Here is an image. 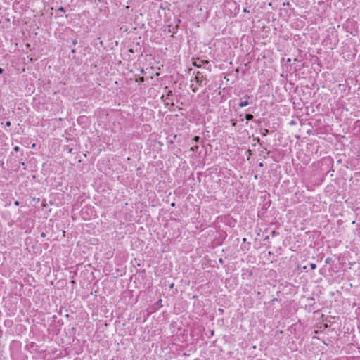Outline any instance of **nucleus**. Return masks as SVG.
<instances>
[{
  "mask_svg": "<svg viewBox=\"0 0 360 360\" xmlns=\"http://www.w3.org/2000/svg\"><path fill=\"white\" fill-rule=\"evenodd\" d=\"M243 98L245 99V101H242L239 103L238 104V106L240 108H243L245 106H247L248 105H249L250 103H251V102H249L248 101V99L250 98V96L248 95V94H245L243 97Z\"/></svg>",
  "mask_w": 360,
  "mask_h": 360,
  "instance_id": "nucleus-1",
  "label": "nucleus"
},
{
  "mask_svg": "<svg viewBox=\"0 0 360 360\" xmlns=\"http://www.w3.org/2000/svg\"><path fill=\"white\" fill-rule=\"evenodd\" d=\"M200 74V72H198V75L195 76V80H196V82L200 85V86H202V78L203 77L202 76L201 78H200L198 77V75Z\"/></svg>",
  "mask_w": 360,
  "mask_h": 360,
  "instance_id": "nucleus-2",
  "label": "nucleus"
},
{
  "mask_svg": "<svg viewBox=\"0 0 360 360\" xmlns=\"http://www.w3.org/2000/svg\"><path fill=\"white\" fill-rule=\"evenodd\" d=\"M209 62L207 60H201L200 63H198L197 61H194L193 63V65L195 66V67H198V68H200L201 67V63H206L207 64Z\"/></svg>",
  "mask_w": 360,
  "mask_h": 360,
  "instance_id": "nucleus-3",
  "label": "nucleus"
},
{
  "mask_svg": "<svg viewBox=\"0 0 360 360\" xmlns=\"http://www.w3.org/2000/svg\"><path fill=\"white\" fill-rule=\"evenodd\" d=\"M253 115L252 114H246L245 115V119L247 120H252L253 119Z\"/></svg>",
  "mask_w": 360,
  "mask_h": 360,
  "instance_id": "nucleus-4",
  "label": "nucleus"
},
{
  "mask_svg": "<svg viewBox=\"0 0 360 360\" xmlns=\"http://www.w3.org/2000/svg\"><path fill=\"white\" fill-rule=\"evenodd\" d=\"M269 133V129H264V130H263V131L262 132V135L263 136H266Z\"/></svg>",
  "mask_w": 360,
  "mask_h": 360,
  "instance_id": "nucleus-5",
  "label": "nucleus"
},
{
  "mask_svg": "<svg viewBox=\"0 0 360 360\" xmlns=\"http://www.w3.org/2000/svg\"><path fill=\"white\" fill-rule=\"evenodd\" d=\"M199 140H200V137L198 136H194V138L193 139V141L195 142H198Z\"/></svg>",
  "mask_w": 360,
  "mask_h": 360,
  "instance_id": "nucleus-6",
  "label": "nucleus"
},
{
  "mask_svg": "<svg viewBox=\"0 0 360 360\" xmlns=\"http://www.w3.org/2000/svg\"><path fill=\"white\" fill-rule=\"evenodd\" d=\"M310 267L311 269H315L316 268V265L315 264L311 263L310 264Z\"/></svg>",
  "mask_w": 360,
  "mask_h": 360,
  "instance_id": "nucleus-7",
  "label": "nucleus"
},
{
  "mask_svg": "<svg viewBox=\"0 0 360 360\" xmlns=\"http://www.w3.org/2000/svg\"><path fill=\"white\" fill-rule=\"evenodd\" d=\"M198 149V146H193V147H192V148H191V150H192L193 151H195V150H197Z\"/></svg>",
  "mask_w": 360,
  "mask_h": 360,
  "instance_id": "nucleus-8",
  "label": "nucleus"
},
{
  "mask_svg": "<svg viewBox=\"0 0 360 360\" xmlns=\"http://www.w3.org/2000/svg\"><path fill=\"white\" fill-rule=\"evenodd\" d=\"M172 91L171 90H168L167 91V96H172ZM168 98V97H167V99Z\"/></svg>",
  "mask_w": 360,
  "mask_h": 360,
  "instance_id": "nucleus-9",
  "label": "nucleus"
},
{
  "mask_svg": "<svg viewBox=\"0 0 360 360\" xmlns=\"http://www.w3.org/2000/svg\"><path fill=\"white\" fill-rule=\"evenodd\" d=\"M254 141H257V143H259V144H262V143H261V141H260L259 138H255V139H254Z\"/></svg>",
  "mask_w": 360,
  "mask_h": 360,
  "instance_id": "nucleus-10",
  "label": "nucleus"
},
{
  "mask_svg": "<svg viewBox=\"0 0 360 360\" xmlns=\"http://www.w3.org/2000/svg\"><path fill=\"white\" fill-rule=\"evenodd\" d=\"M58 11H60V12H64L65 11V8L63 6H61V7L58 8Z\"/></svg>",
  "mask_w": 360,
  "mask_h": 360,
  "instance_id": "nucleus-11",
  "label": "nucleus"
},
{
  "mask_svg": "<svg viewBox=\"0 0 360 360\" xmlns=\"http://www.w3.org/2000/svg\"><path fill=\"white\" fill-rule=\"evenodd\" d=\"M138 82H144V77H139Z\"/></svg>",
  "mask_w": 360,
  "mask_h": 360,
  "instance_id": "nucleus-12",
  "label": "nucleus"
},
{
  "mask_svg": "<svg viewBox=\"0 0 360 360\" xmlns=\"http://www.w3.org/2000/svg\"><path fill=\"white\" fill-rule=\"evenodd\" d=\"M13 149L15 151L18 152V151H19L20 148H19V146H15Z\"/></svg>",
  "mask_w": 360,
  "mask_h": 360,
  "instance_id": "nucleus-13",
  "label": "nucleus"
},
{
  "mask_svg": "<svg viewBox=\"0 0 360 360\" xmlns=\"http://www.w3.org/2000/svg\"><path fill=\"white\" fill-rule=\"evenodd\" d=\"M243 12L244 13H250V11L247 9V8H243Z\"/></svg>",
  "mask_w": 360,
  "mask_h": 360,
  "instance_id": "nucleus-14",
  "label": "nucleus"
},
{
  "mask_svg": "<svg viewBox=\"0 0 360 360\" xmlns=\"http://www.w3.org/2000/svg\"><path fill=\"white\" fill-rule=\"evenodd\" d=\"M6 126L9 127L11 126V122L8 121L6 122Z\"/></svg>",
  "mask_w": 360,
  "mask_h": 360,
  "instance_id": "nucleus-15",
  "label": "nucleus"
},
{
  "mask_svg": "<svg viewBox=\"0 0 360 360\" xmlns=\"http://www.w3.org/2000/svg\"><path fill=\"white\" fill-rule=\"evenodd\" d=\"M41 237H42V238L46 237V233H44V232H42V233H41Z\"/></svg>",
  "mask_w": 360,
  "mask_h": 360,
  "instance_id": "nucleus-16",
  "label": "nucleus"
},
{
  "mask_svg": "<svg viewBox=\"0 0 360 360\" xmlns=\"http://www.w3.org/2000/svg\"><path fill=\"white\" fill-rule=\"evenodd\" d=\"M72 43L73 45H76L77 44V40H73Z\"/></svg>",
  "mask_w": 360,
  "mask_h": 360,
  "instance_id": "nucleus-17",
  "label": "nucleus"
},
{
  "mask_svg": "<svg viewBox=\"0 0 360 360\" xmlns=\"http://www.w3.org/2000/svg\"><path fill=\"white\" fill-rule=\"evenodd\" d=\"M192 90H193V92H196L197 91V88H193Z\"/></svg>",
  "mask_w": 360,
  "mask_h": 360,
  "instance_id": "nucleus-18",
  "label": "nucleus"
},
{
  "mask_svg": "<svg viewBox=\"0 0 360 360\" xmlns=\"http://www.w3.org/2000/svg\"><path fill=\"white\" fill-rule=\"evenodd\" d=\"M14 204H15V205H19V202H18V201H15V202H14Z\"/></svg>",
  "mask_w": 360,
  "mask_h": 360,
  "instance_id": "nucleus-19",
  "label": "nucleus"
},
{
  "mask_svg": "<svg viewBox=\"0 0 360 360\" xmlns=\"http://www.w3.org/2000/svg\"><path fill=\"white\" fill-rule=\"evenodd\" d=\"M3 72H4V70L1 68H0V74H1Z\"/></svg>",
  "mask_w": 360,
  "mask_h": 360,
  "instance_id": "nucleus-20",
  "label": "nucleus"
},
{
  "mask_svg": "<svg viewBox=\"0 0 360 360\" xmlns=\"http://www.w3.org/2000/svg\"><path fill=\"white\" fill-rule=\"evenodd\" d=\"M329 262V258L326 259V263H328Z\"/></svg>",
  "mask_w": 360,
  "mask_h": 360,
  "instance_id": "nucleus-21",
  "label": "nucleus"
},
{
  "mask_svg": "<svg viewBox=\"0 0 360 360\" xmlns=\"http://www.w3.org/2000/svg\"><path fill=\"white\" fill-rule=\"evenodd\" d=\"M75 52H76L75 49H72V53H75Z\"/></svg>",
  "mask_w": 360,
  "mask_h": 360,
  "instance_id": "nucleus-22",
  "label": "nucleus"
},
{
  "mask_svg": "<svg viewBox=\"0 0 360 360\" xmlns=\"http://www.w3.org/2000/svg\"><path fill=\"white\" fill-rule=\"evenodd\" d=\"M232 126H233V127L236 126V122H232Z\"/></svg>",
  "mask_w": 360,
  "mask_h": 360,
  "instance_id": "nucleus-23",
  "label": "nucleus"
},
{
  "mask_svg": "<svg viewBox=\"0 0 360 360\" xmlns=\"http://www.w3.org/2000/svg\"><path fill=\"white\" fill-rule=\"evenodd\" d=\"M288 4H289V3H288H288H283V5H284V6H285V5H288Z\"/></svg>",
  "mask_w": 360,
  "mask_h": 360,
  "instance_id": "nucleus-24",
  "label": "nucleus"
},
{
  "mask_svg": "<svg viewBox=\"0 0 360 360\" xmlns=\"http://www.w3.org/2000/svg\"><path fill=\"white\" fill-rule=\"evenodd\" d=\"M259 166L262 167L263 166V163L262 162L259 163Z\"/></svg>",
  "mask_w": 360,
  "mask_h": 360,
  "instance_id": "nucleus-25",
  "label": "nucleus"
},
{
  "mask_svg": "<svg viewBox=\"0 0 360 360\" xmlns=\"http://www.w3.org/2000/svg\"><path fill=\"white\" fill-rule=\"evenodd\" d=\"M239 2H241V0H239Z\"/></svg>",
  "mask_w": 360,
  "mask_h": 360,
  "instance_id": "nucleus-26",
  "label": "nucleus"
}]
</instances>
